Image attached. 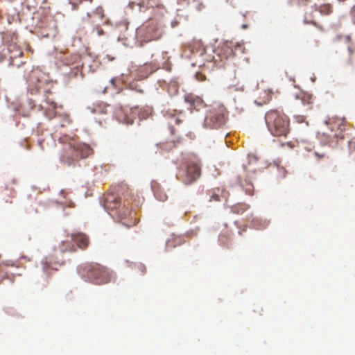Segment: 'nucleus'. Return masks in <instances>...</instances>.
<instances>
[{"instance_id":"1","label":"nucleus","mask_w":355,"mask_h":355,"mask_svg":"<svg viewBox=\"0 0 355 355\" xmlns=\"http://www.w3.org/2000/svg\"><path fill=\"white\" fill-rule=\"evenodd\" d=\"M130 202L128 199L123 201L114 193H108L105 199V207L109 214L116 220L122 223L125 226L130 227L137 223L135 214L129 206Z\"/></svg>"},{"instance_id":"2","label":"nucleus","mask_w":355,"mask_h":355,"mask_svg":"<svg viewBox=\"0 0 355 355\" xmlns=\"http://www.w3.org/2000/svg\"><path fill=\"white\" fill-rule=\"evenodd\" d=\"M92 153L93 150L89 145L72 139L63 148L60 160L65 165L74 166Z\"/></svg>"},{"instance_id":"3","label":"nucleus","mask_w":355,"mask_h":355,"mask_svg":"<svg viewBox=\"0 0 355 355\" xmlns=\"http://www.w3.org/2000/svg\"><path fill=\"white\" fill-rule=\"evenodd\" d=\"M265 120L270 133L275 137H286L289 132V119L283 112L271 110L266 112Z\"/></svg>"},{"instance_id":"4","label":"nucleus","mask_w":355,"mask_h":355,"mask_svg":"<svg viewBox=\"0 0 355 355\" xmlns=\"http://www.w3.org/2000/svg\"><path fill=\"white\" fill-rule=\"evenodd\" d=\"M79 272L85 274L89 282L98 285L107 284L114 278L112 271L96 263L85 265L79 268Z\"/></svg>"},{"instance_id":"5","label":"nucleus","mask_w":355,"mask_h":355,"mask_svg":"<svg viewBox=\"0 0 355 355\" xmlns=\"http://www.w3.org/2000/svg\"><path fill=\"white\" fill-rule=\"evenodd\" d=\"M226 119L225 107L221 104H216L207 111L204 125L209 128H218L225 124Z\"/></svg>"},{"instance_id":"6","label":"nucleus","mask_w":355,"mask_h":355,"mask_svg":"<svg viewBox=\"0 0 355 355\" xmlns=\"http://www.w3.org/2000/svg\"><path fill=\"white\" fill-rule=\"evenodd\" d=\"M164 33L163 26L155 21H150L137 29V34L141 42H148L162 37Z\"/></svg>"},{"instance_id":"7","label":"nucleus","mask_w":355,"mask_h":355,"mask_svg":"<svg viewBox=\"0 0 355 355\" xmlns=\"http://www.w3.org/2000/svg\"><path fill=\"white\" fill-rule=\"evenodd\" d=\"M201 174L200 163L199 161H189L185 170L179 173V178L185 184H191L199 178Z\"/></svg>"},{"instance_id":"8","label":"nucleus","mask_w":355,"mask_h":355,"mask_svg":"<svg viewBox=\"0 0 355 355\" xmlns=\"http://www.w3.org/2000/svg\"><path fill=\"white\" fill-rule=\"evenodd\" d=\"M327 123L329 125V128L331 132L338 130L339 131L338 133H335L334 135V137H336L337 139H344L345 136L344 134L343 133V131H344L346 129L347 126V121L345 118H332L329 119Z\"/></svg>"},{"instance_id":"9","label":"nucleus","mask_w":355,"mask_h":355,"mask_svg":"<svg viewBox=\"0 0 355 355\" xmlns=\"http://www.w3.org/2000/svg\"><path fill=\"white\" fill-rule=\"evenodd\" d=\"M63 264V262L55 261L52 255L46 257L44 261H42L43 270L46 275H51V270H57V266H60Z\"/></svg>"},{"instance_id":"10","label":"nucleus","mask_w":355,"mask_h":355,"mask_svg":"<svg viewBox=\"0 0 355 355\" xmlns=\"http://www.w3.org/2000/svg\"><path fill=\"white\" fill-rule=\"evenodd\" d=\"M184 101L189 105L190 110H199L204 107L202 99L192 94H188L184 96Z\"/></svg>"},{"instance_id":"11","label":"nucleus","mask_w":355,"mask_h":355,"mask_svg":"<svg viewBox=\"0 0 355 355\" xmlns=\"http://www.w3.org/2000/svg\"><path fill=\"white\" fill-rule=\"evenodd\" d=\"M42 73L38 71H33L30 74L28 82L31 89H35L36 92H40L42 89V81L40 80Z\"/></svg>"},{"instance_id":"12","label":"nucleus","mask_w":355,"mask_h":355,"mask_svg":"<svg viewBox=\"0 0 355 355\" xmlns=\"http://www.w3.org/2000/svg\"><path fill=\"white\" fill-rule=\"evenodd\" d=\"M207 195L209 196V202H218L222 200V199H225L226 200L229 193L223 189L216 188L209 190L207 191Z\"/></svg>"},{"instance_id":"13","label":"nucleus","mask_w":355,"mask_h":355,"mask_svg":"<svg viewBox=\"0 0 355 355\" xmlns=\"http://www.w3.org/2000/svg\"><path fill=\"white\" fill-rule=\"evenodd\" d=\"M71 240L82 250L86 249L89 243L88 236L83 233L72 234Z\"/></svg>"},{"instance_id":"14","label":"nucleus","mask_w":355,"mask_h":355,"mask_svg":"<svg viewBox=\"0 0 355 355\" xmlns=\"http://www.w3.org/2000/svg\"><path fill=\"white\" fill-rule=\"evenodd\" d=\"M151 189L155 197L159 201L164 202L167 200L168 196L161 187L159 182L155 180L151 182Z\"/></svg>"},{"instance_id":"15","label":"nucleus","mask_w":355,"mask_h":355,"mask_svg":"<svg viewBox=\"0 0 355 355\" xmlns=\"http://www.w3.org/2000/svg\"><path fill=\"white\" fill-rule=\"evenodd\" d=\"M73 58L75 60H78V62H76V66L69 67L70 69L69 72L66 71V73L68 75L69 78H76L78 75H83L81 71L83 63L80 56H74Z\"/></svg>"},{"instance_id":"16","label":"nucleus","mask_w":355,"mask_h":355,"mask_svg":"<svg viewBox=\"0 0 355 355\" xmlns=\"http://www.w3.org/2000/svg\"><path fill=\"white\" fill-rule=\"evenodd\" d=\"M109 105L103 102H98L94 104L92 106H89L88 110L94 114H106L107 112Z\"/></svg>"},{"instance_id":"17","label":"nucleus","mask_w":355,"mask_h":355,"mask_svg":"<svg viewBox=\"0 0 355 355\" xmlns=\"http://www.w3.org/2000/svg\"><path fill=\"white\" fill-rule=\"evenodd\" d=\"M232 233L228 230L220 234L218 236V242L220 245L229 248L232 241Z\"/></svg>"},{"instance_id":"18","label":"nucleus","mask_w":355,"mask_h":355,"mask_svg":"<svg viewBox=\"0 0 355 355\" xmlns=\"http://www.w3.org/2000/svg\"><path fill=\"white\" fill-rule=\"evenodd\" d=\"M298 98L300 100L301 104L304 107L305 110H311L313 104V98L311 96L302 94Z\"/></svg>"},{"instance_id":"19","label":"nucleus","mask_w":355,"mask_h":355,"mask_svg":"<svg viewBox=\"0 0 355 355\" xmlns=\"http://www.w3.org/2000/svg\"><path fill=\"white\" fill-rule=\"evenodd\" d=\"M116 117L117 120L123 123L130 124L133 122L132 119L129 118L124 112V110L120 108L116 112Z\"/></svg>"},{"instance_id":"20","label":"nucleus","mask_w":355,"mask_h":355,"mask_svg":"<svg viewBox=\"0 0 355 355\" xmlns=\"http://www.w3.org/2000/svg\"><path fill=\"white\" fill-rule=\"evenodd\" d=\"M249 208V205L245 203H237L231 207V211L236 214H242Z\"/></svg>"},{"instance_id":"21","label":"nucleus","mask_w":355,"mask_h":355,"mask_svg":"<svg viewBox=\"0 0 355 355\" xmlns=\"http://www.w3.org/2000/svg\"><path fill=\"white\" fill-rule=\"evenodd\" d=\"M56 103L54 101H51V107H45L44 114L49 119H53L56 115Z\"/></svg>"},{"instance_id":"22","label":"nucleus","mask_w":355,"mask_h":355,"mask_svg":"<svg viewBox=\"0 0 355 355\" xmlns=\"http://www.w3.org/2000/svg\"><path fill=\"white\" fill-rule=\"evenodd\" d=\"M239 182L241 187L244 189L245 193L250 196L253 195L254 193V187L252 184L248 180H245V182H243L242 180H241V178H239Z\"/></svg>"},{"instance_id":"23","label":"nucleus","mask_w":355,"mask_h":355,"mask_svg":"<svg viewBox=\"0 0 355 355\" xmlns=\"http://www.w3.org/2000/svg\"><path fill=\"white\" fill-rule=\"evenodd\" d=\"M59 250L61 252L64 253L66 252H76V248L74 245L69 242H62L59 246Z\"/></svg>"},{"instance_id":"24","label":"nucleus","mask_w":355,"mask_h":355,"mask_svg":"<svg viewBox=\"0 0 355 355\" xmlns=\"http://www.w3.org/2000/svg\"><path fill=\"white\" fill-rule=\"evenodd\" d=\"M74 56H80L78 54H73L69 56H67L64 59V64L66 67H71L73 66H76V62H78V60H75L73 58Z\"/></svg>"},{"instance_id":"25","label":"nucleus","mask_w":355,"mask_h":355,"mask_svg":"<svg viewBox=\"0 0 355 355\" xmlns=\"http://www.w3.org/2000/svg\"><path fill=\"white\" fill-rule=\"evenodd\" d=\"M319 11L322 15H329L332 12L330 5H323L320 6Z\"/></svg>"},{"instance_id":"26","label":"nucleus","mask_w":355,"mask_h":355,"mask_svg":"<svg viewBox=\"0 0 355 355\" xmlns=\"http://www.w3.org/2000/svg\"><path fill=\"white\" fill-rule=\"evenodd\" d=\"M314 155L318 160L325 159L328 162H330L329 157L325 153L315 152Z\"/></svg>"},{"instance_id":"27","label":"nucleus","mask_w":355,"mask_h":355,"mask_svg":"<svg viewBox=\"0 0 355 355\" xmlns=\"http://www.w3.org/2000/svg\"><path fill=\"white\" fill-rule=\"evenodd\" d=\"M196 78L199 81H202L205 80V76L200 72H198L196 73Z\"/></svg>"},{"instance_id":"28","label":"nucleus","mask_w":355,"mask_h":355,"mask_svg":"<svg viewBox=\"0 0 355 355\" xmlns=\"http://www.w3.org/2000/svg\"><path fill=\"white\" fill-rule=\"evenodd\" d=\"M138 267L141 270L142 273H145L146 272V267L144 265L139 264Z\"/></svg>"},{"instance_id":"29","label":"nucleus","mask_w":355,"mask_h":355,"mask_svg":"<svg viewBox=\"0 0 355 355\" xmlns=\"http://www.w3.org/2000/svg\"><path fill=\"white\" fill-rule=\"evenodd\" d=\"M96 29H97V33L99 35H101L103 34V31L101 28L97 27Z\"/></svg>"},{"instance_id":"30","label":"nucleus","mask_w":355,"mask_h":355,"mask_svg":"<svg viewBox=\"0 0 355 355\" xmlns=\"http://www.w3.org/2000/svg\"><path fill=\"white\" fill-rule=\"evenodd\" d=\"M51 101H53L49 99V98H46L45 99V103L48 105L47 107H51Z\"/></svg>"},{"instance_id":"31","label":"nucleus","mask_w":355,"mask_h":355,"mask_svg":"<svg viewBox=\"0 0 355 355\" xmlns=\"http://www.w3.org/2000/svg\"><path fill=\"white\" fill-rule=\"evenodd\" d=\"M271 94H272V92H268V94H267V95H268V97H267V98L266 99V101H264V103H266V101H270V98H271Z\"/></svg>"},{"instance_id":"32","label":"nucleus","mask_w":355,"mask_h":355,"mask_svg":"<svg viewBox=\"0 0 355 355\" xmlns=\"http://www.w3.org/2000/svg\"><path fill=\"white\" fill-rule=\"evenodd\" d=\"M297 121L300 122V123H301V122L304 121V116H297Z\"/></svg>"},{"instance_id":"33","label":"nucleus","mask_w":355,"mask_h":355,"mask_svg":"<svg viewBox=\"0 0 355 355\" xmlns=\"http://www.w3.org/2000/svg\"><path fill=\"white\" fill-rule=\"evenodd\" d=\"M174 121L176 124H179L182 121L178 118H175Z\"/></svg>"},{"instance_id":"34","label":"nucleus","mask_w":355,"mask_h":355,"mask_svg":"<svg viewBox=\"0 0 355 355\" xmlns=\"http://www.w3.org/2000/svg\"><path fill=\"white\" fill-rule=\"evenodd\" d=\"M116 80L115 78H112L111 79L110 82L113 85H115V83H116Z\"/></svg>"},{"instance_id":"35","label":"nucleus","mask_w":355,"mask_h":355,"mask_svg":"<svg viewBox=\"0 0 355 355\" xmlns=\"http://www.w3.org/2000/svg\"><path fill=\"white\" fill-rule=\"evenodd\" d=\"M354 144H355V142H354L353 141H350L349 142V145L350 148H352V145H353Z\"/></svg>"},{"instance_id":"36","label":"nucleus","mask_w":355,"mask_h":355,"mask_svg":"<svg viewBox=\"0 0 355 355\" xmlns=\"http://www.w3.org/2000/svg\"><path fill=\"white\" fill-rule=\"evenodd\" d=\"M171 134H174V129L173 128H170Z\"/></svg>"},{"instance_id":"37","label":"nucleus","mask_w":355,"mask_h":355,"mask_svg":"<svg viewBox=\"0 0 355 355\" xmlns=\"http://www.w3.org/2000/svg\"><path fill=\"white\" fill-rule=\"evenodd\" d=\"M6 266H13V264L10 263V262H8V261H7V262L6 263Z\"/></svg>"},{"instance_id":"38","label":"nucleus","mask_w":355,"mask_h":355,"mask_svg":"<svg viewBox=\"0 0 355 355\" xmlns=\"http://www.w3.org/2000/svg\"><path fill=\"white\" fill-rule=\"evenodd\" d=\"M242 27H243V28H246L248 27V26H247L246 24H243V25L242 26Z\"/></svg>"},{"instance_id":"39","label":"nucleus","mask_w":355,"mask_h":355,"mask_svg":"<svg viewBox=\"0 0 355 355\" xmlns=\"http://www.w3.org/2000/svg\"><path fill=\"white\" fill-rule=\"evenodd\" d=\"M311 24H313V25H316V23L313 22V21H312Z\"/></svg>"},{"instance_id":"40","label":"nucleus","mask_w":355,"mask_h":355,"mask_svg":"<svg viewBox=\"0 0 355 355\" xmlns=\"http://www.w3.org/2000/svg\"><path fill=\"white\" fill-rule=\"evenodd\" d=\"M239 234L241 235L242 234V231H239Z\"/></svg>"},{"instance_id":"41","label":"nucleus","mask_w":355,"mask_h":355,"mask_svg":"<svg viewBox=\"0 0 355 355\" xmlns=\"http://www.w3.org/2000/svg\"><path fill=\"white\" fill-rule=\"evenodd\" d=\"M172 146H173V147H174V146H175V143H174V142H173V143H172Z\"/></svg>"},{"instance_id":"42","label":"nucleus","mask_w":355,"mask_h":355,"mask_svg":"<svg viewBox=\"0 0 355 355\" xmlns=\"http://www.w3.org/2000/svg\"><path fill=\"white\" fill-rule=\"evenodd\" d=\"M71 206L73 207H74V204L73 202H71Z\"/></svg>"},{"instance_id":"43","label":"nucleus","mask_w":355,"mask_h":355,"mask_svg":"<svg viewBox=\"0 0 355 355\" xmlns=\"http://www.w3.org/2000/svg\"><path fill=\"white\" fill-rule=\"evenodd\" d=\"M171 117H172V119H173L174 115H173V114H171Z\"/></svg>"},{"instance_id":"44","label":"nucleus","mask_w":355,"mask_h":355,"mask_svg":"<svg viewBox=\"0 0 355 355\" xmlns=\"http://www.w3.org/2000/svg\"><path fill=\"white\" fill-rule=\"evenodd\" d=\"M244 170H245V171H248V170H247V168H246V167H244Z\"/></svg>"}]
</instances>
